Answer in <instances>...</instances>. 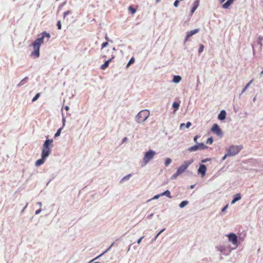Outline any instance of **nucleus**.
Masks as SVG:
<instances>
[{
	"instance_id": "9",
	"label": "nucleus",
	"mask_w": 263,
	"mask_h": 263,
	"mask_svg": "<svg viewBox=\"0 0 263 263\" xmlns=\"http://www.w3.org/2000/svg\"><path fill=\"white\" fill-rule=\"evenodd\" d=\"M229 240L232 242L233 245H237L238 239L237 236L234 233H230L228 235Z\"/></svg>"
},
{
	"instance_id": "12",
	"label": "nucleus",
	"mask_w": 263,
	"mask_h": 263,
	"mask_svg": "<svg viewBox=\"0 0 263 263\" xmlns=\"http://www.w3.org/2000/svg\"><path fill=\"white\" fill-rule=\"evenodd\" d=\"M114 59V57L112 56L109 60H108L107 61H105V62L101 66L100 68L102 70H105L106 68H107L108 67L109 64L112 61V60Z\"/></svg>"
},
{
	"instance_id": "42",
	"label": "nucleus",
	"mask_w": 263,
	"mask_h": 263,
	"mask_svg": "<svg viewBox=\"0 0 263 263\" xmlns=\"http://www.w3.org/2000/svg\"><path fill=\"white\" fill-rule=\"evenodd\" d=\"M229 156V155H228V153H227V154H226L222 158V160H225V159L227 158V156Z\"/></svg>"
},
{
	"instance_id": "1",
	"label": "nucleus",
	"mask_w": 263,
	"mask_h": 263,
	"mask_svg": "<svg viewBox=\"0 0 263 263\" xmlns=\"http://www.w3.org/2000/svg\"><path fill=\"white\" fill-rule=\"evenodd\" d=\"M41 34V37L36 39L32 44L34 51L32 52L31 55L35 58H38L40 56V46L44 43V38L49 39L50 37V34L45 31L43 32Z\"/></svg>"
},
{
	"instance_id": "18",
	"label": "nucleus",
	"mask_w": 263,
	"mask_h": 263,
	"mask_svg": "<svg viewBox=\"0 0 263 263\" xmlns=\"http://www.w3.org/2000/svg\"><path fill=\"white\" fill-rule=\"evenodd\" d=\"M160 195H162V196L165 195L167 197H168V198H172V196L171 195V192L168 190H166V191L161 193Z\"/></svg>"
},
{
	"instance_id": "26",
	"label": "nucleus",
	"mask_w": 263,
	"mask_h": 263,
	"mask_svg": "<svg viewBox=\"0 0 263 263\" xmlns=\"http://www.w3.org/2000/svg\"><path fill=\"white\" fill-rule=\"evenodd\" d=\"M172 162V160L170 158H167L165 161V165L168 166Z\"/></svg>"
},
{
	"instance_id": "13",
	"label": "nucleus",
	"mask_w": 263,
	"mask_h": 263,
	"mask_svg": "<svg viewBox=\"0 0 263 263\" xmlns=\"http://www.w3.org/2000/svg\"><path fill=\"white\" fill-rule=\"evenodd\" d=\"M234 0H228L224 3L222 7L223 9H228L229 7L234 3Z\"/></svg>"
},
{
	"instance_id": "35",
	"label": "nucleus",
	"mask_w": 263,
	"mask_h": 263,
	"mask_svg": "<svg viewBox=\"0 0 263 263\" xmlns=\"http://www.w3.org/2000/svg\"><path fill=\"white\" fill-rule=\"evenodd\" d=\"M185 125L187 128H189L191 125V123L190 122H187Z\"/></svg>"
},
{
	"instance_id": "24",
	"label": "nucleus",
	"mask_w": 263,
	"mask_h": 263,
	"mask_svg": "<svg viewBox=\"0 0 263 263\" xmlns=\"http://www.w3.org/2000/svg\"><path fill=\"white\" fill-rule=\"evenodd\" d=\"M199 1L200 0H196V1H195L193 4V7L197 9L199 5Z\"/></svg>"
},
{
	"instance_id": "32",
	"label": "nucleus",
	"mask_w": 263,
	"mask_h": 263,
	"mask_svg": "<svg viewBox=\"0 0 263 263\" xmlns=\"http://www.w3.org/2000/svg\"><path fill=\"white\" fill-rule=\"evenodd\" d=\"M165 230V229H162V230H161L158 233V234L156 235L155 238V239L156 240L157 237L159 236V235L162 232H163Z\"/></svg>"
},
{
	"instance_id": "44",
	"label": "nucleus",
	"mask_w": 263,
	"mask_h": 263,
	"mask_svg": "<svg viewBox=\"0 0 263 263\" xmlns=\"http://www.w3.org/2000/svg\"><path fill=\"white\" fill-rule=\"evenodd\" d=\"M105 39L107 42L109 41V37L107 34L105 35Z\"/></svg>"
},
{
	"instance_id": "11",
	"label": "nucleus",
	"mask_w": 263,
	"mask_h": 263,
	"mask_svg": "<svg viewBox=\"0 0 263 263\" xmlns=\"http://www.w3.org/2000/svg\"><path fill=\"white\" fill-rule=\"evenodd\" d=\"M198 32H199L198 29H196L191 30L190 31L187 32V34H186V38L185 39V42L187 41V40H189V38L190 36H192L193 35L196 34V33H197Z\"/></svg>"
},
{
	"instance_id": "38",
	"label": "nucleus",
	"mask_w": 263,
	"mask_h": 263,
	"mask_svg": "<svg viewBox=\"0 0 263 263\" xmlns=\"http://www.w3.org/2000/svg\"><path fill=\"white\" fill-rule=\"evenodd\" d=\"M228 206V204H227L225 206H224V207L222 209L221 211H222V212H224V211H225V210L227 209Z\"/></svg>"
},
{
	"instance_id": "3",
	"label": "nucleus",
	"mask_w": 263,
	"mask_h": 263,
	"mask_svg": "<svg viewBox=\"0 0 263 263\" xmlns=\"http://www.w3.org/2000/svg\"><path fill=\"white\" fill-rule=\"evenodd\" d=\"M194 160L191 159L189 161H185L177 169L176 172L173 175V178L176 179L177 176L182 174L186 168L193 162Z\"/></svg>"
},
{
	"instance_id": "22",
	"label": "nucleus",
	"mask_w": 263,
	"mask_h": 263,
	"mask_svg": "<svg viewBox=\"0 0 263 263\" xmlns=\"http://www.w3.org/2000/svg\"><path fill=\"white\" fill-rule=\"evenodd\" d=\"M188 203V201H182L180 204H179V206L181 208L184 207L185 205H186Z\"/></svg>"
},
{
	"instance_id": "50",
	"label": "nucleus",
	"mask_w": 263,
	"mask_h": 263,
	"mask_svg": "<svg viewBox=\"0 0 263 263\" xmlns=\"http://www.w3.org/2000/svg\"><path fill=\"white\" fill-rule=\"evenodd\" d=\"M103 254V253H102V254H101V255H99V256H98V257H97L96 258H97L99 257L100 256H101Z\"/></svg>"
},
{
	"instance_id": "27",
	"label": "nucleus",
	"mask_w": 263,
	"mask_h": 263,
	"mask_svg": "<svg viewBox=\"0 0 263 263\" xmlns=\"http://www.w3.org/2000/svg\"><path fill=\"white\" fill-rule=\"evenodd\" d=\"M173 107L176 108V109H178L179 107V104L177 102H175L173 104Z\"/></svg>"
},
{
	"instance_id": "33",
	"label": "nucleus",
	"mask_w": 263,
	"mask_h": 263,
	"mask_svg": "<svg viewBox=\"0 0 263 263\" xmlns=\"http://www.w3.org/2000/svg\"><path fill=\"white\" fill-rule=\"evenodd\" d=\"M211 160V158H206V159H203L201 160V162L202 163H205L207 161H210Z\"/></svg>"
},
{
	"instance_id": "7",
	"label": "nucleus",
	"mask_w": 263,
	"mask_h": 263,
	"mask_svg": "<svg viewBox=\"0 0 263 263\" xmlns=\"http://www.w3.org/2000/svg\"><path fill=\"white\" fill-rule=\"evenodd\" d=\"M208 148V146L205 145L203 143H197L189 148L188 150L189 152H195L199 149H204Z\"/></svg>"
},
{
	"instance_id": "14",
	"label": "nucleus",
	"mask_w": 263,
	"mask_h": 263,
	"mask_svg": "<svg viewBox=\"0 0 263 263\" xmlns=\"http://www.w3.org/2000/svg\"><path fill=\"white\" fill-rule=\"evenodd\" d=\"M226 112L225 110H222L220 111L219 114L218 116V119L220 120H223L226 118Z\"/></svg>"
},
{
	"instance_id": "37",
	"label": "nucleus",
	"mask_w": 263,
	"mask_h": 263,
	"mask_svg": "<svg viewBox=\"0 0 263 263\" xmlns=\"http://www.w3.org/2000/svg\"><path fill=\"white\" fill-rule=\"evenodd\" d=\"M62 121H63V126L62 127L63 128L64 127L65 125V122H66V120H65V118H63Z\"/></svg>"
},
{
	"instance_id": "49",
	"label": "nucleus",
	"mask_w": 263,
	"mask_h": 263,
	"mask_svg": "<svg viewBox=\"0 0 263 263\" xmlns=\"http://www.w3.org/2000/svg\"><path fill=\"white\" fill-rule=\"evenodd\" d=\"M191 189H193L194 187V185H192L190 186Z\"/></svg>"
},
{
	"instance_id": "40",
	"label": "nucleus",
	"mask_w": 263,
	"mask_h": 263,
	"mask_svg": "<svg viewBox=\"0 0 263 263\" xmlns=\"http://www.w3.org/2000/svg\"><path fill=\"white\" fill-rule=\"evenodd\" d=\"M196 10V8L193 7L191 10V14H192L195 12V11Z\"/></svg>"
},
{
	"instance_id": "51",
	"label": "nucleus",
	"mask_w": 263,
	"mask_h": 263,
	"mask_svg": "<svg viewBox=\"0 0 263 263\" xmlns=\"http://www.w3.org/2000/svg\"><path fill=\"white\" fill-rule=\"evenodd\" d=\"M263 74V70L261 72V74Z\"/></svg>"
},
{
	"instance_id": "47",
	"label": "nucleus",
	"mask_w": 263,
	"mask_h": 263,
	"mask_svg": "<svg viewBox=\"0 0 263 263\" xmlns=\"http://www.w3.org/2000/svg\"><path fill=\"white\" fill-rule=\"evenodd\" d=\"M129 176H130V175H128V176H127L124 177L123 178V179H128V178H129Z\"/></svg>"
},
{
	"instance_id": "25",
	"label": "nucleus",
	"mask_w": 263,
	"mask_h": 263,
	"mask_svg": "<svg viewBox=\"0 0 263 263\" xmlns=\"http://www.w3.org/2000/svg\"><path fill=\"white\" fill-rule=\"evenodd\" d=\"M40 93H36V95L32 99V101L34 102V101H36L38 99V98L40 97Z\"/></svg>"
},
{
	"instance_id": "23",
	"label": "nucleus",
	"mask_w": 263,
	"mask_h": 263,
	"mask_svg": "<svg viewBox=\"0 0 263 263\" xmlns=\"http://www.w3.org/2000/svg\"><path fill=\"white\" fill-rule=\"evenodd\" d=\"M62 129L63 127H61L57 130V133L54 135V137H58L60 135Z\"/></svg>"
},
{
	"instance_id": "17",
	"label": "nucleus",
	"mask_w": 263,
	"mask_h": 263,
	"mask_svg": "<svg viewBox=\"0 0 263 263\" xmlns=\"http://www.w3.org/2000/svg\"><path fill=\"white\" fill-rule=\"evenodd\" d=\"M181 80V78L179 76H175L173 78V81L174 83H179Z\"/></svg>"
},
{
	"instance_id": "39",
	"label": "nucleus",
	"mask_w": 263,
	"mask_h": 263,
	"mask_svg": "<svg viewBox=\"0 0 263 263\" xmlns=\"http://www.w3.org/2000/svg\"><path fill=\"white\" fill-rule=\"evenodd\" d=\"M160 196H162V195H160V194H158V195H157L156 196H154V199H158V198H159Z\"/></svg>"
},
{
	"instance_id": "20",
	"label": "nucleus",
	"mask_w": 263,
	"mask_h": 263,
	"mask_svg": "<svg viewBox=\"0 0 263 263\" xmlns=\"http://www.w3.org/2000/svg\"><path fill=\"white\" fill-rule=\"evenodd\" d=\"M135 58H134V57H132V58L130 59V60L129 61V62H128V64H127V65H126V68L129 67V66L131 64H133V63L135 62Z\"/></svg>"
},
{
	"instance_id": "34",
	"label": "nucleus",
	"mask_w": 263,
	"mask_h": 263,
	"mask_svg": "<svg viewBox=\"0 0 263 263\" xmlns=\"http://www.w3.org/2000/svg\"><path fill=\"white\" fill-rule=\"evenodd\" d=\"M70 13V11H65L64 13H63V17L64 18H65V17L68 15Z\"/></svg>"
},
{
	"instance_id": "19",
	"label": "nucleus",
	"mask_w": 263,
	"mask_h": 263,
	"mask_svg": "<svg viewBox=\"0 0 263 263\" xmlns=\"http://www.w3.org/2000/svg\"><path fill=\"white\" fill-rule=\"evenodd\" d=\"M253 80L252 79L247 85L245 87V88L243 89L242 91V93H243L247 89V88L249 87V86L252 84V83L253 82Z\"/></svg>"
},
{
	"instance_id": "36",
	"label": "nucleus",
	"mask_w": 263,
	"mask_h": 263,
	"mask_svg": "<svg viewBox=\"0 0 263 263\" xmlns=\"http://www.w3.org/2000/svg\"><path fill=\"white\" fill-rule=\"evenodd\" d=\"M144 238V236H142L141 237V238H140L138 241H137V243L138 244H140L141 242V240H142V239Z\"/></svg>"
},
{
	"instance_id": "6",
	"label": "nucleus",
	"mask_w": 263,
	"mask_h": 263,
	"mask_svg": "<svg viewBox=\"0 0 263 263\" xmlns=\"http://www.w3.org/2000/svg\"><path fill=\"white\" fill-rule=\"evenodd\" d=\"M243 148L242 145H231L228 149V153L229 156H235L237 155Z\"/></svg>"
},
{
	"instance_id": "45",
	"label": "nucleus",
	"mask_w": 263,
	"mask_h": 263,
	"mask_svg": "<svg viewBox=\"0 0 263 263\" xmlns=\"http://www.w3.org/2000/svg\"><path fill=\"white\" fill-rule=\"evenodd\" d=\"M41 211V210L40 209L36 211H35V214H39L40 213Z\"/></svg>"
},
{
	"instance_id": "16",
	"label": "nucleus",
	"mask_w": 263,
	"mask_h": 263,
	"mask_svg": "<svg viewBox=\"0 0 263 263\" xmlns=\"http://www.w3.org/2000/svg\"><path fill=\"white\" fill-rule=\"evenodd\" d=\"M241 195L239 193L236 194L235 195L233 199L232 200L231 203L234 204L236 201L239 200L241 199Z\"/></svg>"
},
{
	"instance_id": "15",
	"label": "nucleus",
	"mask_w": 263,
	"mask_h": 263,
	"mask_svg": "<svg viewBox=\"0 0 263 263\" xmlns=\"http://www.w3.org/2000/svg\"><path fill=\"white\" fill-rule=\"evenodd\" d=\"M46 158V157H43V156H42L41 159L37 160L35 162V165L36 166H39L43 164L44 163Z\"/></svg>"
},
{
	"instance_id": "41",
	"label": "nucleus",
	"mask_w": 263,
	"mask_h": 263,
	"mask_svg": "<svg viewBox=\"0 0 263 263\" xmlns=\"http://www.w3.org/2000/svg\"><path fill=\"white\" fill-rule=\"evenodd\" d=\"M198 138V136H195L194 138V141L195 142H197V140Z\"/></svg>"
},
{
	"instance_id": "48",
	"label": "nucleus",
	"mask_w": 263,
	"mask_h": 263,
	"mask_svg": "<svg viewBox=\"0 0 263 263\" xmlns=\"http://www.w3.org/2000/svg\"><path fill=\"white\" fill-rule=\"evenodd\" d=\"M226 0H219V2L221 4L223 3Z\"/></svg>"
},
{
	"instance_id": "5",
	"label": "nucleus",
	"mask_w": 263,
	"mask_h": 263,
	"mask_svg": "<svg viewBox=\"0 0 263 263\" xmlns=\"http://www.w3.org/2000/svg\"><path fill=\"white\" fill-rule=\"evenodd\" d=\"M156 152L152 149L146 152L143 158L142 166L146 165L154 158Z\"/></svg>"
},
{
	"instance_id": "43",
	"label": "nucleus",
	"mask_w": 263,
	"mask_h": 263,
	"mask_svg": "<svg viewBox=\"0 0 263 263\" xmlns=\"http://www.w3.org/2000/svg\"><path fill=\"white\" fill-rule=\"evenodd\" d=\"M185 125V124L184 123H181L180 124V127L181 129H182L183 127H184Z\"/></svg>"
},
{
	"instance_id": "2",
	"label": "nucleus",
	"mask_w": 263,
	"mask_h": 263,
	"mask_svg": "<svg viewBox=\"0 0 263 263\" xmlns=\"http://www.w3.org/2000/svg\"><path fill=\"white\" fill-rule=\"evenodd\" d=\"M53 142L52 139H46L43 145L42 149L41 156L43 157H47L51 153V149L50 146L52 145Z\"/></svg>"
},
{
	"instance_id": "46",
	"label": "nucleus",
	"mask_w": 263,
	"mask_h": 263,
	"mask_svg": "<svg viewBox=\"0 0 263 263\" xmlns=\"http://www.w3.org/2000/svg\"><path fill=\"white\" fill-rule=\"evenodd\" d=\"M64 108L67 111H68L69 109V107L68 106H65Z\"/></svg>"
},
{
	"instance_id": "4",
	"label": "nucleus",
	"mask_w": 263,
	"mask_h": 263,
	"mask_svg": "<svg viewBox=\"0 0 263 263\" xmlns=\"http://www.w3.org/2000/svg\"><path fill=\"white\" fill-rule=\"evenodd\" d=\"M150 112L147 109L141 110L136 116V121L138 123L144 122L149 116Z\"/></svg>"
},
{
	"instance_id": "31",
	"label": "nucleus",
	"mask_w": 263,
	"mask_h": 263,
	"mask_svg": "<svg viewBox=\"0 0 263 263\" xmlns=\"http://www.w3.org/2000/svg\"><path fill=\"white\" fill-rule=\"evenodd\" d=\"M57 27L59 30H61L62 28L61 23L60 21H59L57 23Z\"/></svg>"
},
{
	"instance_id": "21",
	"label": "nucleus",
	"mask_w": 263,
	"mask_h": 263,
	"mask_svg": "<svg viewBox=\"0 0 263 263\" xmlns=\"http://www.w3.org/2000/svg\"><path fill=\"white\" fill-rule=\"evenodd\" d=\"M128 10L130 11L132 14H134L136 13V10L132 6H130L128 7Z\"/></svg>"
},
{
	"instance_id": "29",
	"label": "nucleus",
	"mask_w": 263,
	"mask_h": 263,
	"mask_svg": "<svg viewBox=\"0 0 263 263\" xmlns=\"http://www.w3.org/2000/svg\"><path fill=\"white\" fill-rule=\"evenodd\" d=\"M204 47L203 45H202V44L200 45L199 50H198L199 53H201L203 51Z\"/></svg>"
},
{
	"instance_id": "10",
	"label": "nucleus",
	"mask_w": 263,
	"mask_h": 263,
	"mask_svg": "<svg viewBox=\"0 0 263 263\" xmlns=\"http://www.w3.org/2000/svg\"><path fill=\"white\" fill-rule=\"evenodd\" d=\"M206 171V166L204 164H200L198 170V173L201 174L202 177H204L205 175Z\"/></svg>"
},
{
	"instance_id": "8",
	"label": "nucleus",
	"mask_w": 263,
	"mask_h": 263,
	"mask_svg": "<svg viewBox=\"0 0 263 263\" xmlns=\"http://www.w3.org/2000/svg\"><path fill=\"white\" fill-rule=\"evenodd\" d=\"M211 130L215 133L217 136H221L222 135L221 130L217 124H214L213 125Z\"/></svg>"
},
{
	"instance_id": "28",
	"label": "nucleus",
	"mask_w": 263,
	"mask_h": 263,
	"mask_svg": "<svg viewBox=\"0 0 263 263\" xmlns=\"http://www.w3.org/2000/svg\"><path fill=\"white\" fill-rule=\"evenodd\" d=\"M213 142V139L212 137L209 138L206 140V143L211 144Z\"/></svg>"
},
{
	"instance_id": "30",
	"label": "nucleus",
	"mask_w": 263,
	"mask_h": 263,
	"mask_svg": "<svg viewBox=\"0 0 263 263\" xmlns=\"http://www.w3.org/2000/svg\"><path fill=\"white\" fill-rule=\"evenodd\" d=\"M108 43L107 41L102 43V45H101V49H103V48H105V47L108 46Z\"/></svg>"
}]
</instances>
